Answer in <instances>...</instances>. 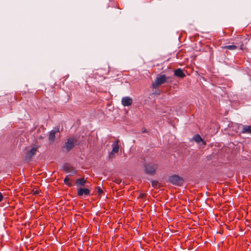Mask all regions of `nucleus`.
Instances as JSON below:
<instances>
[{"label":"nucleus","mask_w":251,"mask_h":251,"mask_svg":"<svg viewBox=\"0 0 251 251\" xmlns=\"http://www.w3.org/2000/svg\"><path fill=\"white\" fill-rule=\"evenodd\" d=\"M152 185L153 187H156L157 186V182H156V181H152Z\"/></svg>","instance_id":"aec40b11"},{"label":"nucleus","mask_w":251,"mask_h":251,"mask_svg":"<svg viewBox=\"0 0 251 251\" xmlns=\"http://www.w3.org/2000/svg\"><path fill=\"white\" fill-rule=\"evenodd\" d=\"M64 183L69 187H72L73 184L70 182V177L69 176H67L64 179Z\"/></svg>","instance_id":"f8f14e48"},{"label":"nucleus","mask_w":251,"mask_h":251,"mask_svg":"<svg viewBox=\"0 0 251 251\" xmlns=\"http://www.w3.org/2000/svg\"><path fill=\"white\" fill-rule=\"evenodd\" d=\"M225 48L227 49L230 50H234L236 49V47L234 45H230V46H226Z\"/></svg>","instance_id":"dca6fc26"},{"label":"nucleus","mask_w":251,"mask_h":251,"mask_svg":"<svg viewBox=\"0 0 251 251\" xmlns=\"http://www.w3.org/2000/svg\"><path fill=\"white\" fill-rule=\"evenodd\" d=\"M78 140H80L79 139H78V138H73V139H69L68 141H69V142H71V141H76Z\"/></svg>","instance_id":"6ab92c4d"},{"label":"nucleus","mask_w":251,"mask_h":251,"mask_svg":"<svg viewBox=\"0 0 251 251\" xmlns=\"http://www.w3.org/2000/svg\"><path fill=\"white\" fill-rule=\"evenodd\" d=\"M145 168L146 173L150 175H154L158 168V165L155 163H150L146 164Z\"/></svg>","instance_id":"20e7f679"},{"label":"nucleus","mask_w":251,"mask_h":251,"mask_svg":"<svg viewBox=\"0 0 251 251\" xmlns=\"http://www.w3.org/2000/svg\"><path fill=\"white\" fill-rule=\"evenodd\" d=\"M133 100L132 98L129 97H124L122 98L121 102L124 106H129L132 103Z\"/></svg>","instance_id":"0eeeda50"},{"label":"nucleus","mask_w":251,"mask_h":251,"mask_svg":"<svg viewBox=\"0 0 251 251\" xmlns=\"http://www.w3.org/2000/svg\"><path fill=\"white\" fill-rule=\"evenodd\" d=\"M86 182V179L84 177L77 178L75 181V184L77 186H83Z\"/></svg>","instance_id":"1a4fd4ad"},{"label":"nucleus","mask_w":251,"mask_h":251,"mask_svg":"<svg viewBox=\"0 0 251 251\" xmlns=\"http://www.w3.org/2000/svg\"><path fill=\"white\" fill-rule=\"evenodd\" d=\"M77 194L79 197H86L90 195V190L86 188L80 187L77 189Z\"/></svg>","instance_id":"423d86ee"},{"label":"nucleus","mask_w":251,"mask_h":251,"mask_svg":"<svg viewBox=\"0 0 251 251\" xmlns=\"http://www.w3.org/2000/svg\"><path fill=\"white\" fill-rule=\"evenodd\" d=\"M166 78L164 75H161L156 77L154 82L152 83V87L156 88L159 85L164 83L166 81Z\"/></svg>","instance_id":"39448f33"},{"label":"nucleus","mask_w":251,"mask_h":251,"mask_svg":"<svg viewBox=\"0 0 251 251\" xmlns=\"http://www.w3.org/2000/svg\"><path fill=\"white\" fill-rule=\"evenodd\" d=\"M202 143H203V145L204 146H205L206 145V142H202Z\"/></svg>","instance_id":"b1692460"},{"label":"nucleus","mask_w":251,"mask_h":251,"mask_svg":"<svg viewBox=\"0 0 251 251\" xmlns=\"http://www.w3.org/2000/svg\"><path fill=\"white\" fill-rule=\"evenodd\" d=\"M75 142H66L65 147L68 151L71 150L74 146Z\"/></svg>","instance_id":"ddd939ff"},{"label":"nucleus","mask_w":251,"mask_h":251,"mask_svg":"<svg viewBox=\"0 0 251 251\" xmlns=\"http://www.w3.org/2000/svg\"><path fill=\"white\" fill-rule=\"evenodd\" d=\"M146 131V130H143V132H145Z\"/></svg>","instance_id":"393cba45"},{"label":"nucleus","mask_w":251,"mask_h":251,"mask_svg":"<svg viewBox=\"0 0 251 251\" xmlns=\"http://www.w3.org/2000/svg\"><path fill=\"white\" fill-rule=\"evenodd\" d=\"M234 123H230L229 125H228V128H229V129H231L233 131H235L236 132H238V130L237 129V127L236 126H233V125L234 124Z\"/></svg>","instance_id":"4468645a"},{"label":"nucleus","mask_w":251,"mask_h":251,"mask_svg":"<svg viewBox=\"0 0 251 251\" xmlns=\"http://www.w3.org/2000/svg\"><path fill=\"white\" fill-rule=\"evenodd\" d=\"M193 140L194 141H203L202 138L199 134H197L193 137Z\"/></svg>","instance_id":"2eb2a0df"},{"label":"nucleus","mask_w":251,"mask_h":251,"mask_svg":"<svg viewBox=\"0 0 251 251\" xmlns=\"http://www.w3.org/2000/svg\"><path fill=\"white\" fill-rule=\"evenodd\" d=\"M233 126H236L237 127V129L238 130V132H242V128L240 126H243L241 124H234L233 125Z\"/></svg>","instance_id":"f3484780"},{"label":"nucleus","mask_w":251,"mask_h":251,"mask_svg":"<svg viewBox=\"0 0 251 251\" xmlns=\"http://www.w3.org/2000/svg\"><path fill=\"white\" fill-rule=\"evenodd\" d=\"M169 181L173 184L177 186H181L184 181L182 177L176 175L169 176Z\"/></svg>","instance_id":"7ed1b4c3"},{"label":"nucleus","mask_w":251,"mask_h":251,"mask_svg":"<svg viewBox=\"0 0 251 251\" xmlns=\"http://www.w3.org/2000/svg\"><path fill=\"white\" fill-rule=\"evenodd\" d=\"M175 75L177 76L181 77H183L185 76L184 74L183 73L182 71L180 69H176L175 71Z\"/></svg>","instance_id":"9b49d317"},{"label":"nucleus","mask_w":251,"mask_h":251,"mask_svg":"<svg viewBox=\"0 0 251 251\" xmlns=\"http://www.w3.org/2000/svg\"><path fill=\"white\" fill-rule=\"evenodd\" d=\"M242 128V132L244 133L251 134V126H240Z\"/></svg>","instance_id":"9d476101"},{"label":"nucleus","mask_w":251,"mask_h":251,"mask_svg":"<svg viewBox=\"0 0 251 251\" xmlns=\"http://www.w3.org/2000/svg\"><path fill=\"white\" fill-rule=\"evenodd\" d=\"M75 173H76V171L75 170H74V169H73V174H75Z\"/></svg>","instance_id":"4be33fe9"},{"label":"nucleus","mask_w":251,"mask_h":251,"mask_svg":"<svg viewBox=\"0 0 251 251\" xmlns=\"http://www.w3.org/2000/svg\"><path fill=\"white\" fill-rule=\"evenodd\" d=\"M112 150L109 154V158H112L115 153H118L119 150L118 142H114L112 145Z\"/></svg>","instance_id":"6e6552de"},{"label":"nucleus","mask_w":251,"mask_h":251,"mask_svg":"<svg viewBox=\"0 0 251 251\" xmlns=\"http://www.w3.org/2000/svg\"><path fill=\"white\" fill-rule=\"evenodd\" d=\"M3 199V195L1 194V193L0 192V201H1Z\"/></svg>","instance_id":"412c9836"},{"label":"nucleus","mask_w":251,"mask_h":251,"mask_svg":"<svg viewBox=\"0 0 251 251\" xmlns=\"http://www.w3.org/2000/svg\"><path fill=\"white\" fill-rule=\"evenodd\" d=\"M144 196H145V194H142L141 195V197H142V198H144Z\"/></svg>","instance_id":"5701e85b"},{"label":"nucleus","mask_w":251,"mask_h":251,"mask_svg":"<svg viewBox=\"0 0 251 251\" xmlns=\"http://www.w3.org/2000/svg\"><path fill=\"white\" fill-rule=\"evenodd\" d=\"M39 146L36 144H33L30 146L27 147L25 148V159L29 160L35 154Z\"/></svg>","instance_id":"f257e3e1"},{"label":"nucleus","mask_w":251,"mask_h":251,"mask_svg":"<svg viewBox=\"0 0 251 251\" xmlns=\"http://www.w3.org/2000/svg\"><path fill=\"white\" fill-rule=\"evenodd\" d=\"M60 133L59 127L57 126L51 130L49 134V139L50 141H55L60 139Z\"/></svg>","instance_id":"f03ea898"},{"label":"nucleus","mask_w":251,"mask_h":251,"mask_svg":"<svg viewBox=\"0 0 251 251\" xmlns=\"http://www.w3.org/2000/svg\"><path fill=\"white\" fill-rule=\"evenodd\" d=\"M41 191L39 190H33L32 191V193H33V194L34 195H39Z\"/></svg>","instance_id":"a211bd4d"}]
</instances>
